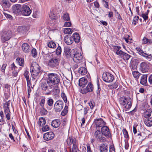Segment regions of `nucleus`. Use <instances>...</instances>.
I'll use <instances>...</instances> for the list:
<instances>
[{
	"label": "nucleus",
	"instance_id": "7ed1b4c3",
	"mask_svg": "<svg viewBox=\"0 0 152 152\" xmlns=\"http://www.w3.org/2000/svg\"><path fill=\"white\" fill-rule=\"evenodd\" d=\"M30 72L32 77L34 80L37 79L40 73V67L36 62H32L31 66Z\"/></svg>",
	"mask_w": 152,
	"mask_h": 152
},
{
	"label": "nucleus",
	"instance_id": "0e129e2a",
	"mask_svg": "<svg viewBox=\"0 0 152 152\" xmlns=\"http://www.w3.org/2000/svg\"><path fill=\"white\" fill-rule=\"evenodd\" d=\"M27 87H28V92L30 93L31 91V83H27Z\"/></svg>",
	"mask_w": 152,
	"mask_h": 152
},
{
	"label": "nucleus",
	"instance_id": "6e6d98bb",
	"mask_svg": "<svg viewBox=\"0 0 152 152\" xmlns=\"http://www.w3.org/2000/svg\"><path fill=\"white\" fill-rule=\"evenodd\" d=\"M61 96L63 99L64 102L65 103H66L67 102V99L65 94L64 92H62L61 94Z\"/></svg>",
	"mask_w": 152,
	"mask_h": 152
},
{
	"label": "nucleus",
	"instance_id": "9d476101",
	"mask_svg": "<svg viewBox=\"0 0 152 152\" xmlns=\"http://www.w3.org/2000/svg\"><path fill=\"white\" fill-rule=\"evenodd\" d=\"M101 132L103 135L107 138H110L111 136L110 132L109 127L104 126L101 128Z\"/></svg>",
	"mask_w": 152,
	"mask_h": 152
},
{
	"label": "nucleus",
	"instance_id": "393cba45",
	"mask_svg": "<svg viewBox=\"0 0 152 152\" xmlns=\"http://www.w3.org/2000/svg\"><path fill=\"white\" fill-rule=\"evenodd\" d=\"M79 85L80 86L83 88L87 83L88 80L86 78L82 77L79 79Z\"/></svg>",
	"mask_w": 152,
	"mask_h": 152
},
{
	"label": "nucleus",
	"instance_id": "a211bd4d",
	"mask_svg": "<svg viewBox=\"0 0 152 152\" xmlns=\"http://www.w3.org/2000/svg\"><path fill=\"white\" fill-rule=\"evenodd\" d=\"M136 50L138 52V53L140 55L146 58H150L149 56L152 57L151 54H147L144 53L142 50L139 47H137L136 48Z\"/></svg>",
	"mask_w": 152,
	"mask_h": 152
},
{
	"label": "nucleus",
	"instance_id": "e433bc0d",
	"mask_svg": "<svg viewBox=\"0 0 152 152\" xmlns=\"http://www.w3.org/2000/svg\"><path fill=\"white\" fill-rule=\"evenodd\" d=\"M79 149L78 145L72 146V148L70 149V152H80Z\"/></svg>",
	"mask_w": 152,
	"mask_h": 152
},
{
	"label": "nucleus",
	"instance_id": "69168bd1",
	"mask_svg": "<svg viewBox=\"0 0 152 152\" xmlns=\"http://www.w3.org/2000/svg\"><path fill=\"white\" fill-rule=\"evenodd\" d=\"M4 110L5 114L9 113L10 112L9 107H4Z\"/></svg>",
	"mask_w": 152,
	"mask_h": 152
},
{
	"label": "nucleus",
	"instance_id": "864d4df0",
	"mask_svg": "<svg viewBox=\"0 0 152 152\" xmlns=\"http://www.w3.org/2000/svg\"><path fill=\"white\" fill-rule=\"evenodd\" d=\"M140 16H142L144 20L145 21L148 20V14L145 13H141L140 14Z\"/></svg>",
	"mask_w": 152,
	"mask_h": 152
},
{
	"label": "nucleus",
	"instance_id": "e2e57ef3",
	"mask_svg": "<svg viewBox=\"0 0 152 152\" xmlns=\"http://www.w3.org/2000/svg\"><path fill=\"white\" fill-rule=\"evenodd\" d=\"M13 122L14 123V125H15V122L14 121L13 122H12V130L16 134L18 133V131H17V130L16 129H15V127H14L13 124Z\"/></svg>",
	"mask_w": 152,
	"mask_h": 152
},
{
	"label": "nucleus",
	"instance_id": "bf43d9fd",
	"mask_svg": "<svg viewBox=\"0 0 152 152\" xmlns=\"http://www.w3.org/2000/svg\"><path fill=\"white\" fill-rule=\"evenodd\" d=\"M45 102V98L44 97L43 99H42L39 102V105L42 107H44Z\"/></svg>",
	"mask_w": 152,
	"mask_h": 152
},
{
	"label": "nucleus",
	"instance_id": "5701e85b",
	"mask_svg": "<svg viewBox=\"0 0 152 152\" xmlns=\"http://www.w3.org/2000/svg\"><path fill=\"white\" fill-rule=\"evenodd\" d=\"M147 75H142L141 77L140 80V83L144 86H146L147 85Z\"/></svg>",
	"mask_w": 152,
	"mask_h": 152
},
{
	"label": "nucleus",
	"instance_id": "4d7b16f0",
	"mask_svg": "<svg viewBox=\"0 0 152 152\" xmlns=\"http://www.w3.org/2000/svg\"><path fill=\"white\" fill-rule=\"evenodd\" d=\"M88 104L91 110L93 109L95 106V102L93 100L91 101L90 102L88 103Z\"/></svg>",
	"mask_w": 152,
	"mask_h": 152
},
{
	"label": "nucleus",
	"instance_id": "58836bf2",
	"mask_svg": "<svg viewBox=\"0 0 152 152\" xmlns=\"http://www.w3.org/2000/svg\"><path fill=\"white\" fill-rule=\"evenodd\" d=\"M97 130L94 133V136L96 138L98 139L100 136L102 135L101 131L99 129H97Z\"/></svg>",
	"mask_w": 152,
	"mask_h": 152
},
{
	"label": "nucleus",
	"instance_id": "f257e3e1",
	"mask_svg": "<svg viewBox=\"0 0 152 152\" xmlns=\"http://www.w3.org/2000/svg\"><path fill=\"white\" fill-rule=\"evenodd\" d=\"M60 81V76L55 73H50L48 75L46 82L41 83V88L45 95L51 94L53 88L55 85L58 84Z\"/></svg>",
	"mask_w": 152,
	"mask_h": 152
},
{
	"label": "nucleus",
	"instance_id": "423d86ee",
	"mask_svg": "<svg viewBox=\"0 0 152 152\" xmlns=\"http://www.w3.org/2000/svg\"><path fill=\"white\" fill-rule=\"evenodd\" d=\"M103 80L106 83H111L114 80V77L113 75L109 72L104 73L102 75Z\"/></svg>",
	"mask_w": 152,
	"mask_h": 152
},
{
	"label": "nucleus",
	"instance_id": "c9c22d12",
	"mask_svg": "<svg viewBox=\"0 0 152 152\" xmlns=\"http://www.w3.org/2000/svg\"><path fill=\"white\" fill-rule=\"evenodd\" d=\"M142 43L144 44L152 43V40L144 37L142 40Z\"/></svg>",
	"mask_w": 152,
	"mask_h": 152
},
{
	"label": "nucleus",
	"instance_id": "20e7f679",
	"mask_svg": "<svg viewBox=\"0 0 152 152\" xmlns=\"http://www.w3.org/2000/svg\"><path fill=\"white\" fill-rule=\"evenodd\" d=\"M132 100L129 96H124L121 98L119 100L120 104L126 109H129L132 105Z\"/></svg>",
	"mask_w": 152,
	"mask_h": 152
},
{
	"label": "nucleus",
	"instance_id": "09e8293b",
	"mask_svg": "<svg viewBox=\"0 0 152 152\" xmlns=\"http://www.w3.org/2000/svg\"><path fill=\"white\" fill-rule=\"evenodd\" d=\"M139 19V17L138 16H136L134 17L132 23L134 26H135L138 23Z\"/></svg>",
	"mask_w": 152,
	"mask_h": 152
},
{
	"label": "nucleus",
	"instance_id": "774afa93",
	"mask_svg": "<svg viewBox=\"0 0 152 152\" xmlns=\"http://www.w3.org/2000/svg\"><path fill=\"white\" fill-rule=\"evenodd\" d=\"M87 147V152H92L89 144H87L86 145Z\"/></svg>",
	"mask_w": 152,
	"mask_h": 152
},
{
	"label": "nucleus",
	"instance_id": "6e6552de",
	"mask_svg": "<svg viewBox=\"0 0 152 152\" xmlns=\"http://www.w3.org/2000/svg\"><path fill=\"white\" fill-rule=\"evenodd\" d=\"M83 58L81 53L76 51L73 58L74 61L76 64L80 63L83 61Z\"/></svg>",
	"mask_w": 152,
	"mask_h": 152
},
{
	"label": "nucleus",
	"instance_id": "f8f14e48",
	"mask_svg": "<svg viewBox=\"0 0 152 152\" xmlns=\"http://www.w3.org/2000/svg\"><path fill=\"white\" fill-rule=\"evenodd\" d=\"M31 13V11L29 7L26 5H23L22 7L21 14L25 16L29 15Z\"/></svg>",
	"mask_w": 152,
	"mask_h": 152
},
{
	"label": "nucleus",
	"instance_id": "2f4dec72",
	"mask_svg": "<svg viewBox=\"0 0 152 152\" xmlns=\"http://www.w3.org/2000/svg\"><path fill=\"white\" fill-rule=\"evenodd\" d=\"M1 2L2 6L6 8H8L10 6V4L8 0H2Z\"/></svg>",
	"mask_w": 152,
	"mask_h": 152
},
{
	"label": "nucleus",
	"instance_id": "dca6fc26",
	"mask_svg": "<svg viewBox=\"0 0 152 152\" xmlns=\"http://www.w3.org/2000/svg\"><path fill=\"white\" fill-rule=\"evenodd\" d=\"M11 69L12 70V74L13 76L15 77H16L18 73V72L20 70L21 67H18L16 66L14 63H13L10 65Z\"/></svg>",
	"mask_w": 152,
	"mask_h": 152
},
{
	"label": "nucleus",
	"instance_id": "8fccbe9b",
	"mask_svg": "<svg viewBox=\"0 0 152 152\" xmlns=\"http://www.w3.org/2000/svg\"><path fill=\"white\" fill-rule=\"evenodd\" d=\"M102 1L103 6L106 8L109 9V5L107 0H102Z\"/></svg>",
	"mask_w": 152,
	"mask_h": 152
},
{
	"label": "nucleus",
	"instance_id": "473e14b6",
	"mask_svg": "<svg viewBox=\"0 0 152 152\" xmlns=\"http://www.w3.org/2000/svg\"><path fill=\"white\" fill-rule=\"evenodd\" d=\"M74 29L70 28H65L64 29V32L65 34H71L73 31Z\"/></svg>",
	"mask_w": 152,
	"mask_h": 152
},
{
	"label": "nucleus",
	"instance_id": "f704fd0d",
	"mask_svg": "<svg viewBox=\"0 0 152 152\" xmlns=\"http://www.w3.org/2000/svg\"><path fill=\"white\" fill-rule=\"evenodd\" d=\"M16 61L18 63L19 65L21 66H23L24 65V60L21 58H18L16 59Z\"/></svg>",
	"mask_w": 152,
	"mask_h": 152
},
{
	"label": "nucleus",
	"instance_id": "2eb2a0df",
	"mask_svg": "<svg viewBox=\"0 0 152 152\" xmlns=\"http://www.w3.org/2000/svg\"><path fill=\"white\" fill-rule=\"evenodd\" d=\"M94 89L93 84L91 83H89L86 88L81 90V93L83 94H86L88 92H92Z\"/></svg>",
	"mask_w": 152,
	"mask_h": 152
},
{
	"label": "nucleus",
	"instance_id": "c03bdc74",
	"mask_svg": "<svg viewBox=\"0 0 152 152\" xmlns=\"http://www.w3.org/2000/svg\"><path fill=\"white\" fill-rule=\"evenodd\" d=\"M53 99L51 98H49L47 101V104L49 106L52 107L53 105Z\"/></svg>",
	"mask_w": 152,
	"mask_h": 152
},
{
	"label": "nucleus",
	"instance_id": "ea45409f",
	"mask_svg": "<svg viewBox=\"0 0 152 152\" xmlns=\"http://www.w3.org/2000/svg\"><path fill=\"white\" fill-rule=\"evenodd\" d=\"M29 72L27 71L26 70L24 72V76L26 79L27 83H30L28 76Z\"/></svg>",
	"mask_w": 152,
	"mask_h": 152
},
{
	"label": "nucleus",
	"instance_id": "de8ad7c7",
	"mask_svg": "<svg viewBox=\"0 0 152 152\" xmlns=\"http://www.w3.org/2000/svg\"><path fill=\"white\" fill-rule=\"evenodd\" d=\"M97 140L101 142H105L107 141L106 139L103 136V135H101Z\"/></svg>",
	"mask_w": 152,
	"mask_h": 152
},
{
	"label": "nucleus",
	"instance_id": "4c0bfd02",
	"mask_svg": "<svg viewBox=\"0 0 152 152\" xmlns=\"http://www.w3.org/2000/svg\"><path fill=\"white\" fill-rule=\"evenodd\" d=\"M40 113L42 115H45L47 114L48 111L44 107L40 108Z\"/></svg>",
	"mask_w": 152,
	"mask_h": 152
},
{
	"label": "nucleus",
	"instance_id": "72a5a7b5",
	"mask_svg": "<svg viewBox=\"0 0 152 152\" xmlns=\"http://www.w3.org/2000/svg\"><path fill=\"white\" fill-rule=\"evenodd\" d=\"M46 123V120L43 117L40 118L39 120V126H42L45 125Z\"/></svg>",
	"mask_w": 152,
	"mask_h": 152
},
{
	"label": "nucleus",
	"instance_id": "ddd939ff",
	"mask_svg": "<svg viewBox=\"0 0 152 152\" xmlns=\"http://www.w3.org/2000/svg\"><path fill=\"white\" fill-rule=\"evenodd\" d=\"M149 69V66L148 63L143 62L140 63V69L143 73L148 72Z\"/></svg>",
	"mask_w": 152,
	"mask_h": 152
},
{
	"label": "nucleus",
	"instance_id": "5fc2aeb1",
	"mask_svg": "<svg viewBox=\"0 0 152 152\" xmlns=\"http://www.w3.org/2000/svg\"><path fill=\"white\" fill-rule=\"evenodd\" d=\"M123 132L124 136V137L127 139L129 138V136L128 133L126 129H124L123 130Z\"/></svg>",
	"mask_w": 152,
	"mask_h": 152
},
{
	"label": "nucleus",
	"instance_id": "412c9836",
	"mask_svg": "<svg viewBox=\"0 0 152 152\" xmlns=\"http://www.w3.org/2000/svg\"><path fill=\"white\" fill-rule=\"evenodd\" d=\"M23 51L26 53H29L31 50V48L29 45L27 43H24L22 45Z\"/></svg>",
	"mask_w": 152,
	"mask_h": 152
},
{
	"label": "nucleus",
	"instance_id": "a878e982",
	"mask_svg": "<svg viewBox=\"0 0 152 152\" xmlns=\"http://www.w3.org/2000/svg\"><path fill=\"white\" fill-rule=\"evenodd\" d=\"M136 136L140 140H143L147 137V134L145 132H140L139 131L137 134L136 135Z\"/></svg>",
	"mask_w": 152,
	"mask_h": 152
},
{
	"label": "nucleus",
	"instance_id": "0eeeda50",
	"mask_svg": "<svg viewBox=\"0 0 152 152\" xmlns=\"http://www.w3.org/2000/svg\"><path fill=\"white\" fill-rule=\"evenodd\" d=\"M64 105L63 102L59 100L56 102L54 105V109L56 112H60L63 109Z\"/></svg>",
	"mask_w": 152,
	"mask_h": 152
},
{
	"label": "nucleus",
	"instance_id": "c756f323",
	"mask_svg": "<svg viewBox=\"0 0 152 152\" xmlns=\"http://www.w3.org/2000/svg\"><path fill=\"white\" fill-rule=\"evenodd\" d=\"M121 47L118 46H113V51L118 55H119V53H121L120 51H122L121 50H120Z\"/></svg>",
	"mask_w": 152,
	"mask_h": 152
},
{
	"label": "nucleus",
	"instance_id": "49530a36",
	"mask_svg": "<svg viewBox=\"0 0 152 152\" xmlns=\"http://www.w3.org/2000/svg\"><path fill=\"white\" fill-rule=\"evenodd\" d=\"M63 18L64 20L67 21L70 20L69 15L67 13H66L63 15Z\"/></svg>",
	"mask_w": 152,
	"mask_h": 152
},
{
	"label": "nucleus",
	"instance_id": "aec40b11",
	"mask_svg": "<svg viewBox=\"0 0 152 152\" xmlns=\"http://www.w3.org/2000/svg\"><path fill=\"white\" fill-rule=\"evenodd\" d=\"M65 42L68 45L71 44L73 42V39L71 36H66L64 38Z\"/></svg>",
	"mask_w": 152,
	"mask_h": 152
},
{
	"label": "nucleus",
	"instance_id": "79ce46f5",
	"mask_svg": "<svg viewBox=\"0 0 152 152\" xmlns=\"http://www.w3.org/2000/svg\"><path fill=\"white\" fill-rule=\"evenodd\" d=\"M61 49L60 46H58L56 50V54L54 55H56L58 56L61 54Z\"/></svg>",
	"mask_w": 152,
	"mask_h": 152
},
{
	"label": "nucleus",
	"instance_id": "338daca9",
	"mask_svg": "<svg viewBox=\"0 0 152 152\" xmlns=\"http://www.w3.org/2000/svg\"><path fill=\"white\" fill-rule=\"evenodd\" d=\"M109 152H115L114 145H111L110 146Z\"/></svg>",
	"mask_w": 152,
	"mask_h": 152
},
{
	"label": "nucleus",
	"instance_id": "6ab92c4d",
	"mask_svg": "<svg viewBox=\"0 0 152 152\" xmlns=\"http://www.w3.org/2000/svg\"><path fill=\"white\" fill-rule=\"evenodd\" d=\"M152 109L150 108L144 111L142 113V116L146 119L151 116Z\"/></svg>",
	"mask_w": 152,
	"mask_h": 152
},
{
	"label": "nucleus",
	"instance_id": "f03ea898",
	"mask_svg": "<svg viewBox=\"0 0 152 152\" xmlns=\"http://www.w3.org/2000/svg\"><path fill=\"white\" fill-rule=\"evenodd\" d=\"M59 56L51 54L50 58L47 61V64L50 67L57 69L60 62Z\"/></svg>",
	"mask_w": 152,
	"mask_h": 152
},
{
	"label": "nucleus",
	"instance_id": "7c9ffc66",
	"mask_svg": "<svg viewBox=\"0 0 152 152\" xmlns=\"http://www.w3.org/2000/svg\"><path fill=\"white\" fill-rule=\"evenodd\" d=\"M60 124V121L58 119H56L52 121L51 125L54 128H57L59 126Z\"/></svg>",
	"mask_w": 152,
	"mask_h": 152
},
{
	"label": "nucleus",
	"instance_id": "37998d69",
	"mask_svg": "<svg viewBox=\"0 0 152 152\" xmlns=\"http://www.w3.org/2000/svg\"><path fill=\"white\" fill-rule=\"evenodd\" d=\"M48 46L49 48H54L56 47V43L53 41H51L48 43Z\"/></svg>",
	"mask_w": 152,
	"mask_h": 152
},
{
	"label": "nucleus",
	"instance_id": "3c124183",
	"mask_svg": "<svg viewBox=\"0 0 152 152\" xmlns=\"http://www.w3.org/2000/svg\"><path fill=\"white\" fill-rule=\"evenodd\" d=\"M50 18L52 20H54L56 19V16L55 14L52 11H50L49 14Z\"/></svg>",
	"mask_w": 152,
	"mask_h": 152
},
{
	"label": "nucleus",
	"instance_id": "052dcab7",
	"mask_svg": "<svg viewBox=\"0 0 152 152\" xmlns=\"http://www.w3.org/2000/svg\"><path fill=\"white\" fill-rule=\"evenodd\" d=\"M49 129L50 128L49 126L48 125H46L42 127V130L43 132H46L49 130Z\"/></svg>",
	"mask_w": 152,
	"mask_h": 152
},
{
	"label": "nucleus",
	"instance_id": "cd10ccee",
	"mask_svg": "<svg viewBox=\"0 0 152 152\" xmlns=\"http://www.w3.org/2000/svg\"><path fill=\"white\" fill-rule=\"evenodd\" d=\"M78 72L82 75H84L87 73V70L85 66H81L79 68Z\"/></svg>",
	"mask_w": 152,
	"mask_h": 152
},
{
	"label": "nucleus",
	"instance_id": "b1692460",
	"mask_svg": "<svg viewBox=\"0 0 152 152\" xmlns=\"http://www.w3.org/2000/svg\"><path fill=\"white\" fill-rule=\"evenodd\" d=\"M120 53H119V54H120L119 56L125 61L128 60L131 57V56L130 55L123 52V51H120Z\"/></svg>",
	"mask_w": 152,
	"mask_h": 152
},
{
	"label": "nucleus",
	"instance_id": "4be33fe9",
	"mask_svg": "<svg viewBox=\"0 0 152 152\" xmlns=\"http://www.w3.org/2000/svg\"><path fill=\"white\" fill-rule=\"evenodd\" d=\"M99 150L100 152H108V147L105 144L102 143L99 145Z\"/></svg>",
	"mask_w": 152,
	"mask_h": 152
},
{
	"label": "nucleus",
	"instance_id": "39448f33",
	"mask_svg": "<svg viewBox=\"0 0 152 152\" xmlns=\"http://www.w3.org/2000/svg\"><path fill=\"white\" fill-rule=\"evenodd\" d=\"M12 36V31L10 30H7L3 32L1 36V39L2 43L9 40Z\"/></svg>",
	"mask_w": 152,
	"mask_h": 152
},
{
	"label": "nucleus",
	"instance_id": "4468645a",
	"mask_svg": "<svg viewBox=\"0 0 152 152\" xmlns=\"http://www.w3.org/2000/svg\"><path fill=\"white\" fill-rule=\"evenodd\" d=\"M22 8L20 4H17L13 5L12 8L13 12L15 14L20 15L21 14Z\"/></svg>",
	"mask_w": 152,
	"mask_h": 152
},
{
	"label": "nucleus",
	"instance_id": "13d9d810",
	"mask_svg": "<svg viewBox=\"0 0 152 152\" xmlns=\"http://www.w3.org/2000/svg\"><path fill=\"white\" fill-rule=\"evenodd\" d=\"M32 55L34 58L37 56V53L36 50L35 48H33L31 50Z\"/></svg>",
	"mask_w": 152,
	"mask_h": 152
},
{
	"label": "nucleus",
	"instance_id": "680f3d73",
	"mask_svg": "<svg viewBox=\"0 0 152 152\" xmlns=\"http://www.w3.org/2000/svg\"><path fill=\"white\" fill-rule=\"evenodd\" d=\"M137 67V64L135 63L134 61H133L132 63V69L133 70L136 69Z\"/></svg>",
	"mask_w": 152,
	"mask_h": 152
},
{
	"label": "nucleus",
	"instance_id": "bb28decb",
	"mask_svg": "<svg viewBox=\"0 0 152 152\" xmlns=\"http://www.w3.org/2000/svg\"><path fill=\"white\" fill-rule=\"evenodd\" d=\"M72 38L75 42L76 43H78L80 40V37L79 34L76 32L74 33L73 34Z\"/></svg>",
	"mask_w": 152,
	"mask_h": 152
},
{
	"label": "nucleus",
	"instance_id": "1a4fd4ad",
	"mask_svg": "<svg viewBox=\"0 0 152 152\" xmlns=\"http://www.w3.org/2000/svg\"><path fill=\"white\" fill-rule=\"evenodd\" d=\"M94 122L97 129H100V128L104 126L106 124L105 122L102 118L95 119Z\"/></svg>",
	"mask_w": 152,
	"mask_h": 152
},
{
	"label": "nucleus",
	"instance_id": "f3484780",
	"mask_svg": "<svg viewBox=\"0 0 152 152\" xmlns=\"http://www.w3.org/2000/svg\"><path fill=\"white\" fill-rule=\"evenodd\" d=\"M44 139L46 141H49L53 139L54 137V133L52 132H47L43 134Z\"/></svg>",
	"mask_w": 152,
	"mask_h": 152
},
{
	"label": "nucleus",
	"instance_id": "a18cd8bd",
	"mask_svg": "<svg viewBox=\"0 0 152 152\" xmlns=\"http://www.w3.org/2000/svg\"><path fill=\"white\" fill-rule=\"evenodd\" d=\"M132 74L134 77L137 79H138L141 74L138 71H134L132 72Z\"/></svg>",
	"mask_w": 152,
	"mask_h": 152
},
{
	"label": "nucleus",
	"instance_id": "a19ab883",
	"mask_svg": "<svg viewBox=\"0 0 152 152\" xmlns=\"http://www.w3.org/2000/svg\"><path fill=\"white\" fill-rule=\"evenodd\" d=\"M26 30V27L24 26L19 27L18 29V31L19 33H24Z\"/></svg>",
	"mask_w": 152,
	"mask_h": 152
},
{
	"label": "nucleus",
	"instance_id": "c85d7f7f",
	"mask_svg": "<svg viewBox=\"0 0 152 152\" xmlns=\"http://www.w3.org/2000/svg\"><path fill=\"white\" fill-rule=\"evenodd\" d=\"M70 49L68 47H65L64 48V55L67 58L70 57Z\"/></svg>",
	"mask_w": 152,
	"mask_h": 152
},
{
	"label": "nucleus",
	"instance_id": "603ef678",
	"mask_svg": "<svg viewBox=\"0 0 152 152\" xmlns=\"http://www.w3.org/2000/svg\"><path fill=\"white\" fill-rule=\"evenodd\" d=\"M118 86V83L117 82H115V83L112 84L110 86V88L113 89H115Z\"/></svg>",
	"mask_w": 152,
	"mask_h": 152
},
{
	"label": "nucleus",
	"instance_id": "9b49d317",
	"mask_svg": "<svg viewBox=\"0 0 152 152\" xmlns=\"http://www.w3.org/2000/svg\"><path fill=\"white\" fill-rule=\"evenodd\" d=\"M66 142L68 145L71 147L72 144V146L78 145V142L76 139L73 137H69L66 140Z\"/></svg>",
	"mask_w": 152,
	"mask_h": 152
}]
</instances>
